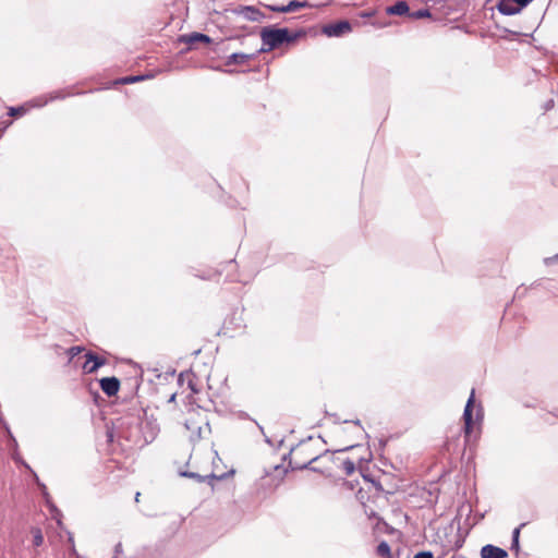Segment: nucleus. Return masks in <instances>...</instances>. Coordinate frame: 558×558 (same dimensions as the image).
Segmentation results:
<instances>
[{"mask_svg":"<svg viewBox=\"0 0 558 558\" xmlns=\"http://www.w3.org/2000/svg\"><path fill=\"white\" fill-rule=\"evenodd\" d=\"M100 388L108 396L113 397L120 389V381L117 377H105L100 379Z\"/></svg>","mask_w":558,"mask_h":558,"instance_id":"5","label":"nucleus"},{"mask_svg":"<svg viewBox=\"0 0 558 558\" xmlns=\"http://www.w3.org/2000/svg\"><path fill=\"white\" fill-rule=\"evenodd\" d=\"M414 558H433V554L430 551H421L417 553Z\"/></svg>","mask_w":558,"mask_h":558,"instance_id":"23","label":"nucleus"},{"mask_svg":"<svg viewBox=\"0 0 558 558\" xmlns=\"http://www.w3.org/2000/svg\"><path fill=\"white\" fill-rule=\"evenodd\" d=\"M175 398V395H172L171 398H170V401H173Z\"/></svg>","mask_w":558,"mask_h":558,"instance_id":"29","label":"nucleus"},{"mask_svg":"<svg viewBox=\"0 0 558 558\" xmlns=\"http://www.w3.org/2000/svg\"><path fill=\"white\" fill-rule=\"evenodd\" d=\"M508 556V553L497 546L494 545H485L481 549V557L482 558H506Z\"/></svg>","mask_w":558,"mask_h":558,"instance_id":"7","label":"nucleus"},{"mask_svg":"<svg viewBox=\"0 0 558 558\" xmlns=\"http://www.w3.org/2000/svg\"><path fill=\"white\" fill-rule=\"evenodd\" d=\"M29 533L32 535V545L33 547L37 548L40 547L44 544V533L40 527L38 526H32L29 529Z\"/></svg>","mask_w":558,"mask_h":558,"instance_id":"12","label":"nucleus"},{"mask_svg":"<svg viewBox=\"0 0 558 558\" xmlns=\"http://www.w3.org/2000/svg\"><path fill=\"white\" fill-rule=\"evenodd\" d=\"M22 109L20 108H11L10 109V116H15L16 113H20Z\"/></svg>","mask_w":558,"mask_h":558,"instance_id":"25","label":"nucleus"},{"mask_svg":"<svg viewBox=\"0 0 558 558\" xmlns=\"http://www.w3.org/2000/svg\"><path fill=\"white\" fill-rule=\"evenodd\" d=\"M145 77L146 76H144V75L126 76V77L122 78L121 82L123 84H132V83H135V82L143 81Z\"/></svg>","mask_w":558,"mask_h":558,"instance_id":"21","label":"nucleus"},{"mask_svg":"<svg viewBox=\"0 0 558 558\" xmlns=\"http://www.w3.org/2000/svg\"><path fill=\"white\" fill-rule=\"evenodd\" d=\"M520 9L522 10L523 8H525L529 3H531L533 0H514Z\"/></svg>","mask_w":558,"mask_h":558,"instance_id":"24","label":"nucleus"},{"mask_svg":"<svg viewBox=\"0 0 558 558\" xmlns=\"http://www.w3.org/2000/svg\"><path fill=\"white\" fill-rule=\"evenodd\" d=\"M377 554L383 558H390L391 549L387 542L383 541L377 546Z\"/></svg>","mask_w":558,"mask_h":558,"instance_id":"14","label":"nucleus"},{"mask_svg":"<svg viewBox=\"0 0 558 558\" xmlns=\"http://www.w3.org/2000/svg\"><path fill=\"white\" fill-rule=\"evenodd\" d=\"M93 362H85V364L83 365V369H84V373H86V367L87 366H92Z\"/></svg>","mask_w":558,"mask_h":558,"instance_id":"26","label":"nucleus"},{"mask_svg":"<svg viewBox=\"0 0 558 558\" xmlns=\"http://www.w3.org/2000/svg\"><path fill=\"white\" fill-rule=\"evenodd\" d=\"M185 427H186V429L191 430L193 434H197L198 436H201L202 426L197 425L194 420H192V418L186 420Z\"/></svg>","mask_w":558,"mask_h":558,"instance_id":"17","label":"nucleus"},{"mask_svg":"<svg viewBox=\"0 0 558 558\" xmlns=\"http://www.w3.org/2000/svg\"><path fill=\"white\" fill-rule=\"evenodd\" d=\"M497 10L502 15H515L521 12L519 4L514 0H500L497 3Z\"/></svg>","mask_w":558,"mask_h":558,"instance_id":"6","label":"nucleus"},{"mask_svg":"<svg viewBox=\"0 0 558 558\" xmlns=\"http://www.w3.org/2000/svg\"><path fill=\"white\" fill-rule=\"evenodd\" d=\"M251 58H252V54H246V53H242V52H235V53L230 54V56L227 58L226 64H227V65H231V64H244V63H245V62H247Z\"/></svg>","mask_w":558,"mask_h":558,"instance_id":"10","label":"nucleus"},{"mask_svg":"<svg viewBox=\"0 0 558 558\" xmlns=\"http://www.w3.org/2000/svg\"><path fill=\"white\" fill-rule=\"evenodd\" d=\"M386 11L391 15H403L409 12V5L405 1H398L393 5L388 7Z\"/></svg>","mask_w":558,"mask_h":558,"instance_id":"9","label":"nucleus"},{"mask_svg":"<svg viewBox=\"0 0 558 558\" xmlns=\"http://www.w3.org/2000/svg\"><path fill=\"white\" fill-rule=\"evenodd\" d=\"M264 47L262 51H269L277 48L284 41H290L292 38L287 28H264L260 33Z\"/></svg>","mask_w":558,"mask_h":558,"instance_id":"2","label":"nucleus"},{"mask_svg":"<svg viewBox=\"0 0 558 558\" xmlns=\"http://www.w3.org/2000/svg\"><path fill=\"white\" fill-rule=\"evenodd\" d=\"M180 475L184 476V477L194 478L197 482H204L206 478H210V480L217 478V476L214 475V474H210L208 476H202V475H199L197 473H194V472H181Z\"/></svg>","mask_w":558,"mask_h":558,"instance_id":"15","label":"nucleus"},{"mask_svg":"<svg viewBox=\"0 0 558 558\" xmlns=\"http://www.w3.org/2000/svg\"><path fill=\"white\" fill-rule=\"evenodd\" d=\"M307 3L299 0H291L287 5L286 9L288 12H294L298 11L304 7H306Z\"/></svg>","mask_w":558,"mask_h":558,"instance_id":"16","label":"nucleus"},{"mask_svg":"<svg viewBox=\"0 0 558 558\" xmlns=\"http://www.w3.org/2000/svg\"><path fill=\"white\" fill-rule=\"evenodd\" d=\"M85 357L87 359V362H93L92 366L86 367V374L95 373L100 366L105 365L106 360L102 357H99L92 351H88L85 354Z\"/></svg>","mask_w":558,"mask_h":558,"instance_id":"8","label":"nucleus"},{"mask_svg":"<svg viewBox=\"0 0 558 558\" xmlns=\"http://www.w3.org/2000/svg\"><path fill=\"white\" fill-rule=\"evenodd\" d=\"M474 401H475V391H474V389H472L471 395L465 404L464 412H463L464 437H465L466 441H469V439L473 433V427H474L473 415H472Z\"/></svg>","mask_w":558,"mask_h":558,"instance_id":"3","label":"nucleus"},{"mask_svg":"<svg viewBox=\"0 0 558 558\" xmlns=\"http://www.w3.org/2000/svg\"><path fill=\"white\" fill-rule=\"evenodd\" d=\"M182 40L189 45H194L195 43H198V41L206 43V44L211 41L210 37H208L205 34H201V33H192L189 36H183Z\"/></svg>","mask_w":558,"mask_h":558,"instance_id":"11","label":"nucleus"},{"mask_svg":"<svg viewBox=\"0 0 558 558\" xmlns=\"http://www.w3.org/2000/svg\"><path fill=\"white\" fill-rule=\"evenodd\" d=\"M481 412H482V409L480 408V409H478V411H477V413H476V417H477V418H480V416H481Z\"/></svg>","mask_w":558,"mask_h":558,"instance_id":"27","label":"nucleus"},{"mask_svg":"<svg viewBox=\"0 0 558 558\" xmlns=\"http://www.w3.org/2000/svg\"><path fill=\"white\" fill-rule=\"evenodd\" d=\"M268 9L272 12L287 13L286 5H268Z\"/></svg>","mask_w":558,"mask_h":558,"instance_id":"22","label":"nucleus"},{"mask_svg":"<svg viewBox=\"0 0 558 558\" xmlns=\"http://www.w3.org/2000/svg\"><path fill=\"white\" fill-rule=\"evenodd\" d=\"M524 526V523H522L519 527L514 529L512 533V544L511 549L519 550V536H520V529Z\"/></svg>","mask_w":558,"mask_h":558,"instance_id":"18","label":"nucleus"},{"mask_svg":"<svg viewBox=\"0 0 558 558\" xmlns=\"http://www.w3.org/2000/svg\"><path fill=\"white\" fill-rule=\"evenodd\" d=\"M241 12L250 21H258L263 16L260 11L254 7H244Z\"/></svg>","mask_w":558,"mask_h":558,"instance_id":"13","label":"nucleus"},{"mask_svg":"<svg viewBox=\"0 0 558 558\" xmlns=\"http://www.w3.org/2000/svg\"><path fill=\"white\" fill-rule=\"evenodd\" d=\"M82 351H84L83 347L75 345V347L69 348L66 353L70 357V361L73 360L76 355H78Z\"/></svg>","mask_w":558,"mask_h":558,"instance_id":"20","label":"nucleus"},{"mask_svg":"<svg viewBox=\"0 0 558 558\" xmlns=\"http://www.w3.org/2000/svg\"><path fill=\"white\" fill-rule=\"evenodd\" d=\"M351 448H353V446H349V447H345L343 449H339V450L333 451V452H331L329 450H326L322 456L314 457L312 460L308 461V463H304V464H301V465H295L294 468L295 469H300V470L307 469V468H310L311 463L315 462L319 458H323V459H328L329 461L335 463L338 469H341L343 471V473L349 476V475L354 473V471H355V463L352 460H350V459L341 460L339 457L336 456V453L337 452L347 451V450H349Z\"/></svg>","mask_w":558,"mask_h":558,"instance_id":"1","label":"nucleus"},{"mask_svg":"<svg viewBox=\"0 0 558 558\" xmlns=\"http://www.w3.org/2000/svg\"><path fill=\"white\" fill-rule=\"evenodd\" d=\"M352 31V26L348 21H339L336 23L327 24L323 27V34L328 37H340Z\"/></svg>","mask_w":558,"mask_h":558,"instance_id":"4","label":"nucleus"},{"mask_svg":"<svg viewBox=\"0 0 558 558\" xmlns=\"http://www.w3.org/2000/svg\"><path fill=\"white\" fill-rule=\"evenodd\" d=\"M140 496H141V494H140V493H136V495H135V501H138Z\"/></svg>","mask_w":558,"mask_h":558,"instance_id":"28","label":"nucleus"},{"mask_svg":"<svg viewBox=\"0 0 558 558\" xmlns=\"http://www.w3.org/2000/svg\"><path fill=\"white\" fill-rule=\"evenodd\" d=\"M429 16H430V12L427 9H421V10H417V11L411 13V17H413V19H423V17H429Z\"/></svg>","mask_w":558,"mask_h":558,"instance_id":"19","label":"nucleus"}]
</instances>
